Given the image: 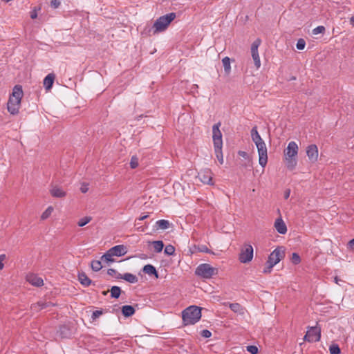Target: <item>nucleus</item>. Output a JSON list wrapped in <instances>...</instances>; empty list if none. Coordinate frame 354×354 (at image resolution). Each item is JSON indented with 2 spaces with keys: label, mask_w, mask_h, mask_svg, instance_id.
<instances>
[{
  "label": "nucleus",
  "mask_w": 354,
  "mask_h": 354,
  "mask_svg": "<svg viewBox=\"0 0 354 354\" xmlns=\"http://www.w3.org/2000/svg\"><path fill=\"white\" fill-rule=\"evenodd\" d=\"M122 313L124 317H130L135 313V309L132 306L125 305L122 308Z\"/></svg>",
  "instance_id": "22"
},
{
  "label": "nucleus",
  "mask_w": 354,
  "mask_h": 354,
  "mask_svg": "<svg viewBox=\"0 0 354 354\" xmlns=\"http://www.w3.org/2000/svg\"><path fill=\"white\" fill-rule=\"evenodd\" d=\"M116 278L122 279L131 283H136L138 282V277L131 273H125L124 274H118Z\"/></svg>",
  "instance_id": "19"
},
{
  "label": "nucleus",
  "mask_w": 354,
  "mask_h": 354,
  "mask_svg": "<svg viewBox=\"0 0 354 354\" xmlns=\"http://www.w3.org/2000/svg\"><path fill=\"white\" fill-rule=\"evenodd\" d=\"M182 318L185 325L194 324L201 318V308L190 306L182 312Z\"/></svg>",
  "instance_id": "2"
},
{
  "label": "nucleus",
  "mask_w": 354,
  "mask_h": 354,
  "mask_svg": "<svg viewBox=\"0 0 354 354\" xmlns=\"http://www.w3.org/2000/svg\"><path fill=\"white\" fill-rule=\"evenodd\" d=\"M102 310H95V311H93V313H92V315H91V318L95 320L97 318H98L100 315H102Z\"/></svg>",
  "instance_id": "44"
},
{
  "label": "nucleus",
  "mask_w": 354,
  "mask_h": 354,
  "mask_svg": "<svg viewBox=\"0 0 354 354\" xmlns=\"http://www.w3.org/2000/svg\"><path fill=\"white\" fill-rule=\"evenodd\" d=\"M221 123L218 122L212 127L214 147H216L218 150H219L220 147L223 146L222 133L219 129Z\"/></svg>",
  "instance_id": "9"
},
{
  "label": "nucleus",
  "mask_w": 354,
  "mask_h": 354,
  "mask_svg": "<svg viewBox=\"0 0 354 354\" xmlns=\"http://www.w3.org/2000/svg\"><path fill=\"white\" fill-rule=\"evenodd\" d=\"M306 154L310 162L314 163L318 159L319 151L317 145H310L306 148Z\"/></svg>",
  "instance_id": "14"
},
{
  "label": "nucleus",
  "mask_w": 354,
  "mask_h": 354,
  "mask_svg": "<svg viewBox=\"0 0 354 354\" xmlns=\"http://www.w3.org/2000/svg\"><path fill=\"white\" fill-rule=\"evenodd\" d=\"M6 259L5 254L0 255V270L4 268L3 261Z\"/></svg>",
  "instance_id": "48"
},
{
  "label": "nucleus",
  "mask_w": 354,
  "mask_h": 354,
  "mask_svg": "<svg viewBox=\"0 0 354 354\" xmlns=\"http://www.w3.org/2000/svg\"><path fill=\"white\" fill-rule=\"evenodd\" d=\"M37 12L35 10H33L32 12H31L30 17L32 19H35V18H37Z\"/></svg>",
  "instance_id": "51"
},
{
  "label": "nucleus",
  "mask_w": 354,
  "mask_h": 354,
  "mask_svg": "<svg viewBox=\"0 0 354 354\" xmlns=\"http://www.w3.org/2000/svg\"><path fill=\"white\" fill-rule=\"evenodd\" d=\"M198 250L201 252L212 253V252L205 245H201L198 246ZM212 254H214V253L212 252Z\"/></svg>",
  "instance_id": "43"
},
{
  "label": "nucleus",
  "mask_w": 354,
  "mask_h": 354,
  "mask_svg": "<svg viewBox=\"0 0 354 354\" xmlns=\"http://www.w3.org/2000/svg\"><path fill=\"white\" fill-rule=\"evenodd\" d=\"M52 196L55 198H64L66 196V192L59 186L53 185L49 190Z\"/></svg>",
  "instance_id": "16"
},
{
  "label": "nucleus",
  "mask_w": 354,
  "mask_h": 354,
  "mask_svg": "<svg viewBox=\"0 0 354 354\" xmlns=\"http://www.w3.org/2000/svg\"><path fill=\"white\" fill-rule=\"evenodd\" d=\"M78 279L82 285L87 287L91 283V280L84 273H80L78 275Z\"/></svg>",
  "instance_id": "24"
},
{
  "label": "nucleus",
  "mask_w": 354,
  "mask_h": 354,
  "mask_svg": "<svg viewBox=\"0 0 354 354\" xmlns=\"http://www.w3.org/2000/svg\"><path fill=\"white\" fill-rule=\"evenodd\" d=\"M156 224L158 228L162 230L168 229L170 225L169 221L165 219L158 220Z\"/></svg>",
  "instance_id": "27"
},
{
  "label": "nucleus",
  "mask_w": 354,
  "mask_h": 354,
  "mask_svg": "<svg viewBox=\"0 0 354 354\" xmlns=\"http://www.w3.org/2000/svg\"><path fill=\"white\" fill-rule=\"evenodd\" d=\"M324 30H325V28L322 26H319L313 30V35H318L320 33H323L324 32Z\"/></svg>",
  "instance_id": "41"
},
{
  "label": "nucleus",
  "mask_w": 354,
  "mask_h": 354,
  "mask_svg": "<svg viewBox=\"0 0 354 354\" xmlns=\"http://www.w3.org/2000/svg\"><path fill=\"white\" fill-rule=\"evenodd\" d=\"M286 166L290 169H293L297 165V160L295 158H285Z\"/></svg>",
  "instance_id": "28"
},
{
  "label": "nucleus",
  "mask_w": 354,
  "mask_h": 354,
  "mask_svg": "<svg viewBox=\"0 0 354 354\" xmlns=\"http://www.w3.org/2000/svg\"><path fill=\"white\" fill-rule=\"evenodd\" d=\"M230 309L239 315H244L245 309L238 303L229 304Z\"/></svg>",
  "instance_id": "21"
},
{
  "label": "nucleus",
  "mask_w": 354,
  "mask_h": 354,
  "mask_svg": "<svg viewBox=\"0 0 354 354\" xmlns=\"http://www.w3.org/2000/svg\"><path fill=\"white\" fill-rule=\"evenodd\" d=\"M143 272L150 276L155 275L156 278L158 277L155 267L150 264L144 266Z\"/></svg>",
  "instance_id": "23"
},
{
  "label": "nucleus",
  "mask_w": 354,
  "mask_h": 354,
  "mask_svg": "<svg viewBox=\"0 0 354 354\" xmlns=\"http://www.w3.org/2000/svg\"><path fill=\"white\" fill-rule=\"evenodd\" d=\"M50 5L54 8H57L60 6V1L59 0H52Z\"/></svg>",
  "instance_id": "46"
},
{
  "label": "nucleus",
  "mask_w": 354,
  "mask_h": 354,
  "mask_svg": "<svg viewBox=\"0 0 354 354\" xmlns=\"http://www.w3.org/2000/svg\"><path fill=\"white\" fill-rule=\"evenodd\" d=\"M320 337V330L317 327H310L304 336V340L309 342H315L319 341Z\"/></svg>",
  "instance_id": "11"
},
{
  "label": "nucleus",
  "mask_w": 354,
  "mask_h": 354,
  "mask_svg": "<svg viewBox=\"0 0 354 354\" xmlns=\"http://www.w3.org/2000/svg\"><path fill=\"white\" fill-rule=\"evenodd\" d=\"M217 273L218 270L208 263L200 264L195 270V274L203 279H211Z\"/></svg>",
  "instance_id": "6"
},
{
  "label": "nucleus",
  "mask_w": 354,
  "mask_h": 354,
  "mask_svg": "<svg viewBox=\"0 0 354 354\" xmlns=\"http://www.w3.org/2000/svg\"><path fill=\"white\" fill-rule=\"evenodd\" d=\"M91 221V216H85L79 220L77 225L80 227H83Z\"/></svg>",
  "instance_id": "35"
},
{
  "label": "nucleus",
  "mask_w": 354,
  "mask_h": 354,
  "mask_svg": "<svg viewBox=\"0 0 354 354\" xmlns=\"http://www.w3.org/2000/svg\"><path fill=\"white\" fill-rule=\"evenodd\" d=\"M347 248L350 250H354V239L350 240L347 244Z\"/></svg>",
  "instance_id": "49"
},
{
  "label": "nucleus",
  "mask_w": 354,
  "mask_h": 354,
  "mask_svg": "<svg viewBox=\"0 0 354 354\" xmlns=\"http://www.w3.org/2000/svg\"><path fill=\"white\" fill-rule=\"evenodd\" d=\"M55 76L53 73H49L44 80L43 84L46 90L49 91L54 83Z\"/></svg>",
  "instance_id": "18"
},
{
  "label": "nucleus",
  "mask_w": 354,
  "mask_h": 354,
  "mask_svg": "<svg viewBox=\"0 0 354 354\" xmlns=\"http://www.w3.org/2000/svg\"><path fill=\"white\" fill-rule=\"evenodd\" d=\"M306 41L303 39H299L296 44L297 48L299 50H303L305 48Z\"/></svg>",
  "instance_id": "40"
},
{
  "label": "nucleus",
  "mask_w": 354,
  "mask_h": 354,
  "mask_svg": "<svg viewBox=\"0 0 354 354\" xmlns=\"http://www.w3.org/2000/svg\"><path fill=\"white\" fill-rule=\"evenodd\" d=\"M214 151H215L216 158H218V161L220 162L221 164H223V153H222V147H220L219 150H218V149L216 147H214Z\"/></svg>",
  "instance_id": "33"
},
{
  "label": "nucleus",
  "mask_w": 354,
  "mask_h": 354,
  "mask_svg": "<svg viewBox=\"0 0 354 354\" xmlns=\"http://www.w3.org/2000/svg\"><path fill=\"white\" fill-rule=\"evenodd\" d=\"M222 63L226 74H229L231 71L230 59L228 57H225L222 59Z\"/></svg>",
  "instance_id": "26"
},
{
  "label": "nucleus",
  "mask_w": 354,
  "mask_h": 354,
  "mask_svg": "<svg viewBox=\"0 0 354 354\" xmlns=\"http://www.w3.org/2000/svg\"><path fill=\"white\" fill-rule=\"evenodd\" d=\"M23 95L24 93L21 86H15L8 102V111L12 115L18 113Z\"/></svg>",
  "instance_id": "1"
},
{
  "label": "nucleus",
  "mask_w": 354,
  "mask_h": 354,
  "mask_svg": "<svg viewBox=\"0 0 354 354\" xmlns=\"http://www.w3.org/2000/svg\"><path fill=\"white\" fill-rule=\"evenodd\" d=\"M175 252V248L171 245H167L164 250V252L167 255H172Z\"/></svg>",
  "instance_id": "38"
},
{
  "label": "nucleus",
  "mask_w": 354,
  "mask_h": 354,
  "mask_svg": "<svg viewBox=\"0 0 354 354\" xmlns=\"http://www.w3.org/2000/svg\"><path fill=\"white\" fill-rule=\"evenodd\" d=\"M147 217H148V216H147V215H145V216H142L140 217V218H139V220H140V221H143V220H145V218H147Z\"/></svg>",
  "instance_id": "53"
},
{
  "label": "nucleus",
  "mask_w": 354,
  "mask_h": 354,
  "mask_svg": "<svg viewBox=\"0 0 354 354\" xmlns=\"http://www.w3.org/2000/svg\"><path fill=\"white\" fill-rule=\"evenodd\" d=\"M334 281L337 284H339V281L341 280L337 277H335Z\"/></svg>",
  "instance_id": "54"
},
{
  "label": "nucleus",
  "mask_w": 354,
  "mask_h": 354,
  "mask_svg": "<svg viewBox=\"0 0 354 354\" xmlns=\"http://www.w3.org/2000/svg\"><path fill=\"white\" fill-rule=\"evenodd\" d=\"M256 147L257 148L259 154V163L262 167H265L268 162V150L264 141L257 143Z\"/></svg>",
  "instance_id": "8"
},
{
  "label": "nucleus",
  "mask_w": 354,
  "mask_h": 354,
  "mask_svg": "<svg viewBox=\"0 0 354 354\" xmlns=\"http://www.w3.org/2000/svg\"><path fill=\"white\" fill-rule=\"evenodd\" d=\"M108 274L111 276H113L116 278V277L118 275L119 273L117 272V271L114 269L110 268L107 271Z\"/></svg>",
  "instance_id": "47"
},
{
  "label": "nucleus",
  "mask_w": 354,
  "mask_h": 354,
  "mask_svg": "<svg viewBox=\"0 0 354 354\" xmlns=\"http://www.w3.org/2000/svg\"><path fill=\"white\" fill-rule=\"evenodd\" d=\"M194 86L195 88H198L197 84H194Z\"/></svg>",
  "instance_id": "56"
},
{
  "label": "nucleus",
  "mask_w": 354,
  "mask_h": 354,
  "mask_svg": "<svg viewBox=\"0 0 354 354\" xmlns=\"http://www.w3.org/2000/svg\"><path fill=\"white\" fill-rule=\"evenodd\" d=\"M291 261L295 265L299 264L301 262V258L297 253L292 254Z\"/></svg>",
  "instance_id": "39"
},
{
  "label": "nucleus",
  "mask_w": 354,
  "mask_h": 354,
  "mask_svg": "<svg viewBox=\"0 0 354 354\" xmlns=\"http://www.w3.org/2000/svg\"><path fill=\"white\" fill-rule=\"evenodd\" d=\"M127 249L124 245H118L110 248L101 257L102 261L109 264L114 261L113 257H121L127 254Z\"/></svg>",
  "instance_id": "4"
},
{
  "label": "nucleus",
  "mask_w": 354,
  "mask_h": 354,
  "mask_svg": "<svg viewBox=\"0 0 354 354\" xmlns=\"http://www.w3.org/2000/svg\"><path fill=\"white\" fill-rule=\"evenodd\" d=\"M47 306H48V303L40 301L36 304H32L31 306V309L33 311L37 312L40 310L46 308Z\"/></svg>",
  "instance_id": "25"
},
{
  "label": "nucleus",
  "mask_w": 354,
  "mask_h": 354,
  "mask_svg": "<svg viewBox=\"0 0 354 354\" xmlns=\"http://www.w3.org/2000/svg\"><path fill=\"white\" fill-rule=\"evenodd\" d=\"M91 266L92 270L95 272L100 270L102 268V262L98 260L92 261Z\"/></svg>",
  "instance_id": "31"
},
{
  "label": "nucleus",
  "mask_w": 354,
  "mask_h": 354,
  "mask_svg": "<svg viewBox=\"0 0 354 354\" xmlns=\"http://www.w3.org/2000/svg\"><path fill=\"white\" fill-rule=\"evenodd\" d=\"M253 248L250 244H244L241 249L239 260L241 263H247L253 259Z\"/></svg>",
  "instance_id": "7"
},
{
  "label": "nucleus",
  "mask_w": 354,
  "mask_h": 354,
  "mask_svg": "<svg viewBox=\"0 0 354 354\" xmlns=\"http://www.w3.org/2000/svg\"><path fill=\"white\" fill-rule=\"evenodd\" d=\"M153 249L156 252H160L164 247L163 242L162 241H155L152 242Z\"/></svg>",
  "instance_id": "29"
},
{
  "label": "nucleus",
  "mask_w": 354,
  "mask_h": 354,
  "mask_svg": "<svg viewBox=\"0 0 354 354\" xmlns=\"http://www.w3.org/2000/svg\"><path fill=\"white\" fill-rule=\"evenodd\" d=\"M276 230L281 234H285L287 232V227L281 218H278L274 222Z\"/></svg>",
  "instance_id": "17"
},
{
  "label": "nucleus",
  "mask_w": 354,
  "mask_h": 354,
  "mask_svg": "<svg viewBox=\"0 0 354 354\" xmlns=\"http://www.w3.org/2000/svg\"><path fill=\"white\" fill-rule=\"evenodd\" d=\"M110 292L111 297L117 299L120 295L121 289L118 286H113L110 290Z\"/></svg>",
  "instance_id": "30"
},
{
  "label": "nucleus",
  "mask_w": 354,
  "mask_h": 354,
  "mask_svg": "<svg viewBox=\"0 0 354 354\" xmlns=\"http://www.w3.org/2000/svg\"><path fill=\"white\" fill-rule=\"evenodd\" d=\"M290 194V189L286 190V191L285 192V194H284V198H285L286 199H287V198L289 197Z\"/></svg>",
  "instance_id": "52"
},
{
  "label": "nucleus",
  "mask_w": 354,
  "mask_h": 354,
  "mask_svg": "<svg viewBox=\"0 0 354 354\" xmlns=\"http://www.w3.org/2000/svg\"><path fill=\"white\" fill-rule=\"evenodd\" d=\"M330 354H339L340 348L337 344H332L329 347Z\"/></svg>",
  "instance_id": "37"
},
{
  "label": "nucleus",
  "mask_w": 354,
  "mask_h": 354,
  "mask_svg": "<svg viewBox=\"0 0 354 354\" xmlns=\"http://www.w3.org/2000/svg\"><path fill=\"white\" fill-rule=\"evenodd\" d=\"M285 257V250L283 247L274 249L268 257L266 267L263 270L264 273H270L272 268L277 265Z\"/></svg>",
  "instance_id": "3"
},
{
  "label": "nucleus",
  "mask_w": 354,
  "mask_h": 354,
  "mask_svg": "<svg viewBox=\"0 0 354 354\" xmlns=\"http://www.w3.org/2000/svg\"><path fill=\"white\" fill-rule=\"evenodd\" d=\"M26 280L34 286L40 287L44 285V281L42 278L35 274L30 273L27 274Z\"/></svg>",
  "instance_id": "15"
},
{
  "label": "nucleus",
  "mask_w": 354,
  "mask_h": 354,
  "mask_svg": "<svg viewBox=\"0 0 354 354\" xmlns=\"http://www.w3.org/2000/svg\"><path fill=\"white\" fill-rule=\"evenodd\" d=\"M53 212V207L52 206H49L41 214V218L42 220H45L48 218Z\"/></svg>",
  "instance_id": "32"
},
{
  "label": "nucleus",
  "mask_w": 354,
  "mask_h": 354,
  "mask_svg": "<svg viewBox=\"0 0 354 354\" xmlns=\"http://www.w3.org/2000/svg\"><path fill=\"white\" fill-rule=\"evenodd\" d=\"M139 165V159L136 156H133L130 161V167L131 169H136Z\"/></svg>",
  "instance_id": "34"
},
{
  "label": "nucleus",
  "mask_w": 354,
  "mask_h": 354,
  "mask_svg": "<svg viewBox=\"0 0 354 354\" xmlns=\"http://www.w3.org/2000/svg\"><path fill=\"white\" fill-rule=\"evenodd\" d=\"M176 13L171 12L160 17L153 24V33L156 34L166 30L170 23L176 18Z\"/></svg>",
  "instance_id": "5"
},
{
  "label": "nucleus",
  "mask_w": 354,
  "mask_h": 354,
  "mask_svg": "<svg viewBox=\"0 0 354 354\" xmlns=\"http://www.w3.org/2000/svg\"><path fill=\"white\" fill-rule=\"evenodd\" d=\"M247 351L251 354H257L258 353V348L256 346H248Z\"/></svg>",
  "instance_id": "42"
},
{
  "label": "nucleus",
  "mask_w": 354,
  "mask_h": 354,
  "mask_svg": "<svg viewBox=\"0 0 354 354\" xmlns=\"http://www.w3.org/2000/svg\"><path fill=\"white\" fill-rule=\"evenodd\" d=\"M298 153V145L291 141L288 143L287 148L284 150L285 158H295Z\"/></svg>",
  "instance_id": "13"
},
{
  "label": "nucleus",
  "mask_w": 354,
  "mask_h": 354,
  "mask_svg": "<svg viewBox=\"0 0 354 354\" xmlns=\"http://www.w3.org/2000/svg\"><path fill=\"white\" fill-rule=\"evenodd\" d=\"M350 22L351 24L354 25V15L351 17Z\"/></svg>",
  "instance_id": "55"
},
{
  "label": "nucleus",
  "mask_w": 354,
  "mask_h": 354,
  "mask_svg": "<svg viewBox=\"0 0 354 354\" xmlns=\"http://www.w3.org/2000/svg\"><path fill=\"white\" fill-rule=\"evenodd\" d=\"M261 43V39H257L251 45V54L257 68H259L261 66V60L258 52V48Z\"/></svg>",
  "instance_id": "10"
},
{
  "label": "nucleus",
  "mask_w": 354,
  "mask_h": 354,
  "mask_svg": "<svg viewBox=\"0 0 354 354\" xmlns=\"http://www.w3.org/2000/svg\"><path fill=\"white\" fill-rule=\"evenodd\" d=\"M80 190L82 193L87 192L88 190V185H82L80 188Z\"/></svg>",
  "instance_id": "50"
},
{
  "label": "nucleus",
  "mask_w": 354,
  "mask_h": 354,
  "mask_svg": "<svg viewBox=\"0 0 354 354\" xmlns=\"http://www.w3.org/2000/svg\"><path fill=\"white\" fill-rule=\"evenodd\" d=\"M199 180L204 184L213 185L212 173L210 169L201 170L198 175Z\"/></svg>",
  "instance_id": "12"
},
{
  "label": "nucleus",
  "mask_w": 354,
  "mask_h": 354,
  "mask_svg": "<svg viewBox=\"0 0 354 354\" xmlns=\"http://www.w3.org/2000/svg\"><path fill=\"white\" fill-rule=\"evenodd\" d=\"M238 154L248 161V165L252 166V160L247 152L243 151H239Z\"/></svg>",
  "instance_id": "36"
},
{
  "label": "nucleus",
  "mask_w": 354,
  "mask_h": 354,
  "mask_svg": "<svg viewBox=\"0 0 354 354\" xmlns=\"http://www.w3.org/2000/svg\"><path fill=\"white\" fill-rule=\"evenodd\" d=\"M251 138L252 141L255 143H259L263 141V140L261 138V136L259 135L257 127H254L251 130Z\"/></svg>",
  "instance_id": "20"
},
{
  "label": "nucleus",
  "mask_w": 354,
  "mask_h": 354,
  "mask_svg": "<svg viewBox=\"0 0 354 354\" xmlns=\"http://www.w3.org/2000/svg\"><path fill=\"white\" fill-rule=\"evenodd\" d=\"M201 335L203 337L209 338L212 336V333L209 330L205 329L201 331Z\"/></svg>",
  "instance_id": "45"
}]
</instances>
